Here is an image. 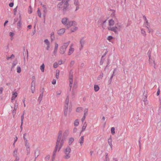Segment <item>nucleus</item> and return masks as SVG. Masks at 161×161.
Segmentation results:
<instances>
[{
	"instance_id": "1",
	"label": "nucleus",
	"mask_w": 161,
	"mask_h": 161,
	"mask_svg": "<svg viewBox=\"0 0 161 161\" xmlns=\"http://www.w3.org/2000/svg\"><path fill=\"white\" fill-rule=\"evenodd\" d=\"M69 134V131L66 130L63 133L61 130L58 131L56 142V150L59 151L64 144L67 136Z\"/></svg>"
},
{
	"instance_id": "2",
	"label": "nucleus",
	"mask_w": 161,
	"mask_h": 161,
	"mask_svg": "<svg viewBox=\"0 0 161 161\" xmlns=\"http://www.w3.org/2000/svg\"><path fill=\"white\" fill-rule=\"evenodd\" d=\"M77 25V24L76 22L74 21H71L68 22L67 25V28L68 29L70 28L71 32H74L78 29Z\"/></svg>"
},
{
	"instance_id": "3",
	"label": "nucleus",
	"mask_w": 161,
	"mask_h": 161,
	"mask_svg": "<svg viewBox=\"0 0 161 161\" xmlns=\"http://www.w3.org/2000/svg\"><path fill=\"white\" fill-rule=\"evenodd\" d=\"M122 28V25L119 24L117 23L115 25V26L113 27H109L108 28V30L111 31L115 33H117L119 31H120Z\"/></svg>"
},
{
	"instance_id": "4",
	"label": "nucleus",
	"mask_w": 161,
	"mask_h": 161,
	"mask_svg": "<svg viewBox=\"0 0 161 161\" xmlns=\"http://www.w3.org/2000/svg\"><path fill=\"white\" fill-rule=\"evenodd\" d=\"M108 29L109 27H114L113 26L115 25V24H116L118 22L117 19L115 18H112L111 19H110L108 20Z\"/></svg>"
},
{
	"instance_id": "5",
	"label": "nucleus",
	"mask_w": 161,
	"mask_h": 161,
	"mask_svg": "<svg viewBox=\"0 0 161 161\" xmlns=\"http://www.w3.org/2000/svg\"><path fill=\"white\" fill-rule=\"evenodd\" d=\"M71 151L70 148L69 147H67L65 149L64 153L65 154L64 156V158L66 159H69L70 157V155L69 154Z\"/></svg>"
},
{
	"instance_id": "6",
	"label": "nucleus",
	"mask_w": 161,
	"mask_h": 161,
	"mask_svg": "<svg viewBox=\"0 0 161 161\" xmlns=\"http://www.w3.org/2000/svg\"><path fill=\"white\" fill-rule=\"evenodd\" d=\"M69 44V43H64L61 47L60 49V53L61 54H63L65 52L66 49Z\"/></svg>"
},
{
	"instance_id": "7",
	"label": "nucleus",
	"mask_w": 161,
	"mask_h": 161,
	"mask_svg": "<svg viewBox=\"0 0 161 161\" xmlns=\"http://www.w3.org/2000/svg\"><path fill=\"white\" fill-rule=\"evenodd\" d=\"M34 80H32L31 83V92L34 93L35 91V86H36V81L35 80V77L33 76V77Z\"/></svg>"
},
{
	"instance_id": "8",
	"label": "nucleus",
	"mask_w": 161,
	"mask_h": 161,
	"mask_svg": "<svg viewBox=\"0 0 161 161\" xmlns=\"http://www.w3.org/2000/svg\"><path fill=\"white\" fill-rule=\"evenodd\" d=\"M73 47L74 44H71L70 46L68 52V54L69 55H70L74 52L75 49Z\"/></svg>"
},
{
	"instance_id": "9",
	"label": "nucleus",
	"mask_w": 161,
	"mask_h": 161,
	"mask_svg": "<svg viewBox=\"0 0 161 161\" xmlns=\"http://www.w3.org/2000/svg\"><path fill=\"white\" fill-rule=\"evenodd\" d=\"M74 4L76 7L75 11H76L80 8V3L78 0H74Z\"/></svg>"
},
{
	"instance_id": "10",
	"label": "nucleus",
	"mask_w": 161,
	"mask_h": 161,
	"mask_svg": "<svg viewBox=\"0 0 161 161\" xmlns=\"http://www.w3.org/2000/svg\"><path fill=\"white\" fill-rule=\"evenodd\" d=\"M70 21H69L66 18H63L62 20V22L64 25H66L67 26V25L68 22Z\"/></svg>"
},
{
	"instance_id": "11",
	"label": "nucleus",
	"mask_w": 161,
	"mask_h": 161,
	"mask_svg": "<svg viewBox=\"0 0 161 161\" xmlns=\"http://www.w3.org/2000/svg\"><path fill=\"white\" fill-rule=\"evenodd\" d=\"M44 42L45 43L47 46L46 47V49L48 50L50 48V43L48 39H46L44 40Z\"/></svg>"
},
{
	"instance_id": "12",
	"label": "nucleus",
	"mask_w": 161,
	"mask_h": 161,
	"mask_svg": "<svg viewBox=\"0 0 161 161\" xmlns=\"http://www.w3.org/2000/svg\"><path fill=\"white\" fill-rule=\"evenodd\" d=\"M65 32V29L64 28H62L58 31L57 32L58 35H61L63 34Z\"/></svg>"
},
{
	"instance_id": "13",
	"label": "nucleus",
	"mask_w": 161,
	"mask_h": 161,
	"mask_svg": "<svg viewBox=\"0 0 161 161\" xmlns=\"http://www.w3.org/2000/svg\"><path fill=\"white\" fill-rule=\"evenodd\" d=\"M85 40L83 38H82L81 39V40L80 41V49L81 50L82 49L85 43Z\"/></svg>"
},
{
	"instance_id": "14",
	"label": "nucleus",
	"mask_w": 161,
	"mask_h": 161,
	"mask_svg": "<svg viewBox=\"0 0 161 161\" xmlns=\"http://www.w3.org/2000/svg\"><path fill=\"white\" fill-rule=\"evenodd\" d=\"M18 95V93L17 92H13L12 93V96L11 98V100L12 101L14 100L17 97Z\"/></svg>"
},
{
	"instance_id": "15",
	"label": "nucleus",
	"mask_w": 161,
	"mask_h": 161,
	"mask_svg": "<svg viewBox=\"0 0 161 161\" xmlns=\"http://www.w3.org/2000/svg\"><path fill=\"white\" fill-rule=\"evenodd\" d=\"M68 106L67 105H65L64 108V115L66 116L68 114Z\"/></svg>"
},
{
	"instance_id": "16",
	"label": "nucleus",
	"mask_w": 161,
	"mask_h": 161,
	"mask_svg": "<svg viewBox=\"0 0 161 161\" xmlns=\"http://www.w3.org/2000/svg\"><path fill=\"white\" fill-rule=\"evenodd\" d=\"M55 48L53 52V53L54 55H56V53L58 50V44L56 43L55 44Z\"/></svg>"
},
{
	"instance_id": "17",
	"label": "nucleus",
	"mask_w": 161,
	"mask_h": 161,
	"mask_svg": "<svg viewBox=\"0 0 161 161\" xmlns=\"http://www.w3.org/2000/svg\"><path fill=\"white\" fill-rule=\"evenodd\" d=\"M84 136H82L80 137L79 140V142L80 143L81 146H82L83 144V143L84 142Z\"/></svg>"
},
{
	"instance_id": "18",
	"label": "nucleus",
	"mask_w": 161,
	"mask_h": 161,
	"mask_svg": "<svg viewBox=\"0 0 161 161\" xmlns=\"http://www.w3.org/2000/svg\"><path fill=\"white\" fill-rule=\"evenodd\" d=\"M69 96H68L65 99V105L69 106Z\"/></svg>"
},
{
	"instance_id": "19",
	"label": "nucleus",
	"mask_w": 161,
	"mask_h": 161,
	"mask_svg": "<svg viewBox=\"0 0 161 161\" xmlns=\"http://www.w3.org/2000/svg\"><path fill=\"white\" fill-rule=\"evenodd\" d=\"M74 141V138L72 137L69 138V139L68 143L69 145H70L72 144L73 142Z\"/></svg>"
},
{
	"instance_id": "20",
	"label": "nucleus",
	"mask_w": 161,
	"mask_h": 161,
	"mask_svg": "<svg viewBox=\"0 0 161 161\" xmlns=\"http://www.w3.org/2000/svg\"><path fill=\"white\" fill-rule=\"evenodd\" d=\"M69 5L68 3L65 2L64 5V10H65L68 8Z\"/></svg>"
},
{
	"instance_id": "21",
	"label": "nucleus",
	"mask_w": 161,
	"mask_h": 161,
	"mask_svg": "<svg viewBox=\"0 0 161 161\" xmlns=\"http://www.w3.org/2000/svg\"><path fill=\"white\" fill-rule=\"evenodd\" d=\"M83 108L82 107H78L76 110V111L77 112H80L83 111Z\"/></svg>"
},
{
	"instance_id": "22",
	"label": "nucleus",
	"mask_w": 161,
	"mask_h": 161,
	"mask_svg": "<svg viewBox=\"0 0 161 161\" xmlns=\"http://www.w3.org/2000/svg\"><path fill=\"white\" fill-rule=\"evenodd\" d=\"M94 89L95 92H97L99 89V86L97 85L94 86Z\"/></svg>"
},
{
	"instance_id": "23",
	"label": "nucleus",
	"mask_w": 161,
	"mask_h": 161,
	"mask_svg": "<svg viewBox=\"0 0 161 161\" xmlns=\"http://www.w3.org/2000/svg\"><path fill=\"white\" fill-rule=\"evenodd\" d=\"M45 69V65L43 64L40 66V69L42 72H44Z\"/></svg>"
},
{
	"instance_id": "24",
	"label": "nucleus",
	"mask_w": 161,
	"mask_h": 161,
	"mask_svg": "<svg viewBox=\"0 0 161 161\" xmlns=\"http://www.w3.org/2000/svg\"><path fill=\"white\" fill-rule=\"evenodd\" d=\"M40 151L37 150L35 152V157L36 158L40 155Z\"/></svg>"
},
{
	"instance_id": "25",
	"label": "nucleus",
	"mask_w": 161,
	"mask_h": 161,
	"mask_svg": "<svg viewBox=\"0 0 161 161\" xmlns=\"http://www.w3.org/2000/svg\"><path fill=\"white\" fill-rule=\"evenodd\" d=\"M79 124V120L78 119L75 120L74 122V125L75 126H77Z\"/></svg>"
},
{
	"instance_id": "26",
	"label": "nucleus",
	"mask_w": 161,
	"mask_h": 161,
	"mask_svg": "<svg viewBox=\"0 0 161 161\" xmlns=\"http://www.w3.org/2000/svg\"><path fill=\"white\" fill-rule=\"evenodd\" d=\"M69 81L70 83L69 86L70 87H72V84L73 82L72 78H69Z\"/></svg>"
},
{
	"instance_id": "27",
	"label": "nucleus",
	"mask_w": 161,
	"mask_h": 161,
	"mask_svg": "<svg viewBox=\"0 0 161 161\" xmlns=\"http://www.w3.org/2000/svg\"><path fill=\"white\" fill-rule=\"evenodd\" d=\"M25 145L26 147L27 150H28V149H29V150H30V148L29 143L28 142H25Z\"/></svg>"
},
{
	"instance_id": "28",
	"label": "nucleus",
	"mask_w": 161,
	"mask_h": 161,
	"mask_svg": "<svg viewBox=\"0 0 161 161\" xmlns=\"http://www.w3.org/2000/svg\"><path fill=\"white\" fill-rule=\"evenodd\" d=\"M14 33L12 32H10L9 33V36L11 37V39L12 40L13 39V36H14Z\"/></svg>"
},
{
	"instance_id": "29",
	"label": "nucleus",
	"mask_w": 161,
	"mask_h": 161,
	"mask_svg": "<svg viewBox=\"0 0 161 161\" xmlns=\"http://www.w3.org/2000/svg\"><path fill=\"white\" fill-rule=\"evenodd\" d=\"M17 72L18 73H20L21 72V68L19 66H18L17 68Z\"/></svg>"
},
{
	"instance_id": "30",
	"label": "nucleus",
	"mask_w": 161,
	"mask_h": 161,
	"mask_svg": "<svg viewBox=\"0 0 161 161\" xmlns=\"http://www.w3.org/2000/svg\"><path fill=\"white\" fill-rule=\"evenodd\" d=\"M22 23L21 20H19L17 23V26L18 27H20Z\"/></svg>"
},
{
	"instance_id": "31",
	"label": "nucleus",
	"mask_w": 161,
	"mask_h": 161,
	"mask_svg": "<svg viewBox=\"0 0 161 161\" xmlns=\"http://www.w3.org/2000/svg\"><path fill=\"white\" fill-rule=\"evenodd\" d=\"M3 88V87L0 86V97H1V95L2 94Z\"/></svg>"
},
{
	"instance_id": "32",
	"label": "nucleus",
	"mask_w": 161,
	"mask_h": 161,
	"mask_svg": "<svg viewBox=\"0 0 161 161\" xmlns=\"http://www.w3.org/2000/svg\"><path fill=\"white\" fill-rule=\"evenodd\" d=\"M88 110L86 108L84 109V116H86L87 114L88 113Z\"/></svg>"
},
{
	"instance_id": "33",
	"label": "nucleus",
	"mask_w": 161,
	"mask_h": 161,
	"mask_svg": "<svg viewBox=\"0 0 161 161\" xmlns=\"http://www.w3.org/2000/svg\"><path fill=\"white\" fill-rule=\"evenodd\" d=\"M114 130H115L114 128L113 127L111 128V133L113 135L115 133Z\"/></svg>"
},
{
	"instance_id": "34",
	"label": "nucleus",
	"mask_w": 161,
	"mask_h": 161,
	"mask_svg": "<svg viewBox=\"0 0 161 161\" xmlns=\"http://www.w3.org/2000/svg\"><path fill=\"white\" fill-rule=\"evenodd\" d=\"M37 14H38V15L40 17H41V13L40 11L39 8H38V9L37 11Z\"/></svg>"
},
{
	"instance_id": "35",
	"label": "nucleus",
	"mask_w": 161,
	"mask_h": 161,
	"mask_svg": "<svg viewBox=\"0 0 161 161\" xmlns=\"http://www.w3.org/2000/svg\"><path fill=\"white\" fill-rule=\"evenodd\" d=\"M18 103H15L14 106V109L16 110L18 108Z\"/></svg>"
},
{
	"instance_id": "36",
	"label": "nucleus",
	"mask_w": 161,
	"mask_h": 161,
	"mask_svg": "<svg viewBox=\"0 0 161 161\" xmlns=\"http://www.w3.org/2000/svg\"><path fill=\"white\" fill-rule=\"evenodd\" d=\"M141 33L142 34H143V35L144 36H146V33L145 31L143 30V29H141Z\"/></svg>"
},
{
	"instance_id": "37",
	"label": "nucleus",
	"mask_w": 161,
	"mask_h": 161,
	"mask_svg": "<svg viewBox=\"0 0 161 161\" xmlns=\"http://www.w3.org/2000/svg\"><path fill=\"white\" fill-rule=\"evenodd\" d=\"M17 153V149H15L13 152L14 156H16Z\"/></svg>"
},
{
	"instance_id": "38",
	"label": "nucleus",
	"mask_w": 161,
	"mask_h": 161,
	"mask_svg": "<svg viewBox=\"0 0 161 161\" xmlns=\"http://www.w3.org/2000/svg\"><path fill=\"white\" fill-rule=\"evenodd\" d=\"M58 67V64L56 62L54 63L53 64V67L54 68H57Z\"/></svg>"
},
{
	"instance_id": "39",
	"label": "nucleus",
	"mask_w": 161,
	"mask_h": 161,
	"mask_svg": "<svg viewBox=\"0 0 161 161\" xmlns=\"http://www.w3.org/2000/svg\"><path fill=\"white\" fill-rule=\"evenodd\" d=\"M59 75V71H57L56 73V77L57 78H58Z\"/></svg>"
},
{
	"instance_id": "40",
	"label": "nucleus",
	"mask_w": 161,
	"mask_h": 161,
	"mask_svg": "<svg viewBox=\"0 0 161 161\" xmlns=\"http://www.w3.org/2000/svg\"><path fill=\"white\" fill-rule=\"evenodd\" d=\"M50 156L49 155H47L45 157V159L46 160H48L50 158Z\"/></svg>"
},
{
	"instance_id": "41",
	"label": "nucleus",
	"mask_w": 161,
	"mask_h": 161,
	"mask_svg": "<svg viewBox=\"0 0 161 161\" xmlns=\"http://www.w3.org/2000/svg\"><path fill=\"white\" fill-rule=\"evenodd\" d=\"M16 110H15V109H14V110H13V111L12 112V114H13V115L14 116L15 115L16 113Z\"/></svg>"
},
{
	"instance_id": "42",
	"label": "nucleus",
	"mask_w": 161,
	"mask_h": 161,
	"mask_svg": "<svg viewBox=\"0 0 161 161\" xmlns=\"http://www.w3.org/2000/svg\"><path fill=\"white\" fill-rule=\"evenodd\" d=\"M24 114L22 115L21 117V125L23 123V120L24 119Z\"/></svg>"
},
{
	"instance_id": "43",
	"label": "nucleus",
	"mask_w": 161,
	"mask_h": 161,
	"mask_svg": "<svg viewBox=\"0 0 161 161\" xmlns=\"http://www.w3.org/2000/svg\"><path fill=\"white\" fill-rule=\"evenodd\" d=\"M149 62L151 64L152 63V61L153 60L151 58L150 56H149Z\"/></svg>"
},
{
	"instance_id": "44",
	"label": "nucleus",
	"mask_w": 161,
	"mask_h": 161,
	"mask_svg": "<svg viewBox=\"0 0 161 161\" xmlns=\"http://www.w3.org/2000/svg\"><path fill=\"white\" fill-rule=\"evenodd\" d=\"M113 39V37L111 36H109L107 38V39L109 41H110L111 40Z\"/></svg>"
},
{
	"instance_id": "45",
	"label": "nucleus",
	"mask_w": 161,
	"mask_h": 161,
	"mask_svg": "<svg viewBox=\"0 0 161 161\" xmlns=\"http://www.w3.org/2000/svg\"><path fill=\"white\" fill-rule=\"evenodd\" d=\"M86 125L85 126L84 125H83L82 128V131H83L85 130L86 129Z\"/></svg>"
},
{
	"instance_id": "46",
	"label": "nucleus",
	"mask_w": 161,
	"mask_h": 161,
	"mask_svg": "<svg viewBox=\"0 0 161 161\" xmlns=\"http://www.w3.org/2000/svg\"><path fill=\"white\" fill-rule=\"evenodd\" d=\"M56 80L55 79L53 80L52 81V84H55L56 83Z\"/></svg>"
},
{
	"instance_id": "47",
	"label": "nucleus",
	"mask_w": 161,
	"mask_h": 161,
	"mask_svg": "<svg viewBox=\"0 0 161 161\" xmlns=\"http://www.w3.org/2000/svg\"><path fill=\"white\" fill-rule=\"evenodd\" d=\"M14 4V3H10L9 4V6L10 7H12L13 6Z\"/></svg>"
},
{
	"instance_id": "48",
	"label": "nucleus",
	"mask_w": 161,
	"mask_h": 161,
	"mask_svg": "<svg viewBox=\"0 0 161 161\" xmlns=\"http://www.w3.org/2000/svg\"><path fill=\"white\" fill-rule=\"evenodd\" d=\"M86 116L84 115L83 117L81 119V121L82 123H83L84 122V121L85 119Z\"/></svg>"
},
{
	"instance_id": "49",
	"label": "nucleus",
	"mask_w": 161,
	"mask_h": 161,
	"mask_svg": "<svg viewBox=\"0 0 161 161\" xmlns=\"http://www.w3.org/2000/svg\"><path fill=\"white\" fill-rule=\"evenodd\" d=\"M75 64V61L73 60L71 61L70 62V64L71 66H73Z\"/></svg>"
},
{
	"instance_id": "50",
	"label": "nucleus",
	"mask_w": 161,
	"mask_h": 161,
	"mask_svg": "<svg viewBox=\"0 0 161 161\" xmlns=\"http://www.w3.org/2000/svg\"><path fill=\"white\" fill-rule=\"evenodd\" d=\"M160 89L158 88V91H157V96H158L159 95V94H160Z\"/></svg>"
},
{
	"instance_id": "51",
	"label": "nucleus",
	"mask_w": 161,
	"mask_h": 161,
	"mask_svg": "<svg viewBox=\"0 0 161 161\" xmlns=\"http://www.w3.org/2000/svg\"><path fill=\"white\" fill-rule=\"evenodd\" d=\"M51 37L53 38L54 37V33L53 32H52L51 34Z\"/></svg>"
},
{
	"instance_id": "52",
	"label": "nucleus",
	"mask_w": 161,
	"mask_h": 161,
	"mask_svg": "<svg viewBox=\"0 0 161 161\" xmlns=\"http://www.w3.org/2000/svg\"><path fill=\"white\" fill-rule=\"evenodd\" d=\"M61 91H58V92H57L56 94L58 95H59L61 94Z\"/></svg>"
},
{
	"instance_id": "53",
	"label": "nucleus",
	"mask_w": 161,
	"mask_h": 161,
	"mask_svg": "<svg viewBox=\"0 0 161 161\" xmlns=\"http://www.w3.org/2000/svg\"><path fill=\"white\" fill-rule=\"evenodd\" d=\"M63 2H61L60 3H59L58 4V7L60 8V6H61L62 5H63Z\"/></svg>"
},
{
	"instance_id": "54",
	"label": "nucleus",
	"mask_w": 161,
	"mask_h": 161,
	"mask_svg": "<svg viewBox=\"0 0 161 161\" xmlns=\"http://www.w3.org/2000/svg\"><path fill=\"white\" fill-rule=\"evenodd\" d=\"M73 131L74 132H75V133L77 131V129L76 128H74V129H73Z\"/></svg>"
},
{
	"instance_id": "55",
	"label": "nucleus",
	"mask_w": 161,
	"mask_h": 161,
	"mask_svg": "<svg viewBox=\"0 0 161 161\" xmlns=\"http://www.w3.org/2000/svg\"><path fill=\"white\" fill-rule=\"evenodd\" d=\"M31 25H29L27 26L28 28L29 29H31Z\"/></svg>"
},
{
	"instance_id": "56",
	"label": "nucleus",
	"mask_w": 161,
	"mask_h": 161,
	"mask_svg": "<svg viewBox=\"0 0 161 161\" xmlns=\"http://www.w3.org/2000/svg\"><path fill=\"white\" fill-rule=\"evenodd\" d=\"M17 140L18 137H16L14 138V142H16L17 141Z\"/></svg>"
},
{
	"instance_id": "57",
	"label": "nucleus",
	"mask_w": 161,
	"mask_h": 161,
	"mask_svg": "<svg viewBox=\"0 0 161 161\" xmlns=\"http://www.w3.org/2000/svg\"><path fill=\"white\" fill-rule=\"evenodd\" d=\"M58 64L59 65H61L62 64V61H59L58 62Z\"/></svg>"
},
{
	"instance_id": "58",
	"label": "nucleus",
	"mask_w": 161,
	"mask_h": 161,
	"mask_svg": "<svg viewBox=\"0 0 161 161\" xmlns=\"http://www.w3.org/2000/svg\"><path fill=\"white\" fill-rule=\"evenodd\" d=\"M8 21H6L4 23V25L5 26L6 25V24L8 22Z\"/></svg>"
},
{
	"instance_id": "59",
	"label": "nucleus",
	"mask_w": 161,
	"mask_h": 161,
	"mask_svg": "<svg viewBox=\"0 0 161 161\" xmlns=\"http://www.w3.org/2000/svg\"><path fill=\"white\" fill-rule=\"evenodd\" d=\"M30 9H31V8ZM28 12L29 14H31L32 13V11L31 10H29Z\"/></svg>"
},
{
	"instance_id": "60",
	"label": "nucleus",
	"mask_w": 161,
	"mask_h": 161,
	"mask_svg": "<svg viewBox=\"0 0 161 161\" xmlns=\"http://www.w3.org/2000/svg\"><path fill=\"white\" fill-rule=\"evenodd\" d=\"M15 142H14V143H13V146L14 147H15Z\"/></svg>"
},
{
	"instance_id": "61",
	"label": "nucleus",
	"mask_w": 161,
	"mask_h": 161,
	"mask_svg": "<svg viewBox=\"0 0 161 161\" xmlns=\"http://www.w3.org/2000/svg\"><path fill=\"white\" fill-rule=\"evenodd\" d=\"M55 154H54V155H53V159H54L55 158Z\"/></svg>"
},
{
	"instance_id": "62",
	"label": "nucleus",
	"mask_w": 161,
	"mask_h": 161,
	"mask_svg": "<svg viewBox=\"0 0 161 161\" xmlns=\"http://www.w3.org/2000/svg\"><path fill=\"white\" fill-rule=\"evenodd\" d=\"M102 119H103V120H105V117H103Z\"/></svg>"
},
{
	"instance_id": "63",
	"label": "nucleus",
	"mask_w": 161,
	"mask_h": 161,
	"mask_svg": "<svg viewBox=\"0 0 161 161\" xmlns=\"http://www.w3.org/2000/svg\"><path fill=\"white\" fill-rule=\"evenodd\" d=\"M70 0H67L66 2L68 3Z\"/></svg>"
},
{
	"instance_id": "64",
	"label": "nucleus",
	"mask_w": 161,
	"mask_h": 161,
	"mask_svg": "<svg viewBox=\"0 0 161 161\" xmlns=\"http://www.w3.org/2000/svg\"><path fill=\"white\" fill-rule=\"evenodd\" d=\"M19 160V158H16V159L14 160V161H18Z\"/></svg>"
}]
</instances>
